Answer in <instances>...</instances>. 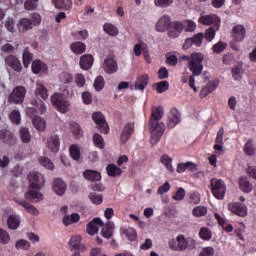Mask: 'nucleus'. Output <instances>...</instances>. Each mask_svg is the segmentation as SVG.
<instances>
[{
  "mask_svg": "<svg viewBox=\"0 0 256 256\" xmlns=\"http://www.w3.org/2000/svg\"><path fill=\"white\" fill-rule=\"evenodd\" d=\"M163 106H158L152 108L151 117L149 120V129L151 135V143H159L161 141V137L165 133V124L161 121L163 119Z\"/></svg>",
  "mask_w": 256,
  "mask_h": 256,
  "instance_id": "nucleus-1",
  "label": "nucleus"
},
{
  "mask_svg": "<svg viewBox=\"0 0 256 256\" xmlns=\"http://www.w3.org/2000/svg\"><path fill=\"white\" fill-rule=\"evenodd\" d=\"M28 180L30 181V185L28 192L25 193V199L32 203H39V201H43V194L39 192L41 191V187L45 185V177L43 174L39 172H30Z\"/></svg>",
  "mask_w": 256,
  "mask_h": 256,
  "instance_id": "nucleus-2",
  "label": "nucleus"
},
{
  "mask_svg": "<svg viewBox=\"0 0 256 256\" xmlns=\"http://www.w3.org/2000/svg\"><path fill=\"white\" fill-rule=\"evenodd\" d=\"M181 59L182 61H188V69L193 75H201L203 73L205 55L201 54V52H194L190 56L184 55Z\"/></svg>",
  "mask_w": 256,
  "mask_h": 256,
  "instance_id": "nucleus-3",
  "label": "nucleus"
},
{
  "mask_svg": "<svg viewBox=\"0 0 256 256\" xmlns=\"http://www.w3.org/2000/svg\"><path fill=\"white\" fill-rule=\"evenodd\" d=\"M197 243L195 240L191 237L185 238L183 235H178L176 237V240H173L170 243V247L174 251H186L188 249L189 251H193L195 249Z\"/></svg>",
  "mask_w": 256,
  "mask_h": 256,
  "instance_id": "nucleus-4",
  "label": "nucleus"
},
{
  "mask_svg": "<svg viewBox=\"0 0 256 256\" xmlns=\"http://www.w3.org/2000/svg\"><path fill=\"white\" fill-rule=\"evenodd\" d=\"M41 25V15L32 13L29 18H21L18 22V30L20 33H27V31Z\"/></svg>",
  "mask_w": 256,
  "mask_h": 256,
  "instance_id": "nucleus-5",
  "label": "nucleus"
},
{
  "mask_svg": "<svg viewBox=\"0 0 256 256\" xmlns=\"http://www.w3.org/2000/svg\"><path fill=\"white\" fill-rule=\"evenodd\" d=\"M210 189L212 195L216 199H225V193L227 192V185L221 179L213 178L210 181Z\"/></svg>",
  "mask_w": 256,
  "mask_h": 256,
  "instance_id": "nucleus-6",
  "label": "nucleus"
},
{
  "mask_svg": "<svg viewBox=\"0 0 256 256\" xmlns=\"http://www.w3.org/2000/svg\"><path fill=\"white\" fill-rule=\"evenodd\" d=\"M51 102L53 105H55L57 111H59L60 113H67V111H69V101L65 99L63 94L55 93L51 97Z\"/></svg>",
  "mask_w": 256,
  "mask_h": 256,
  "instance_id": "nucleus-7",
  "label": "nucleus"
},
{
  "mask_svg": "<svg viewBox=\"0 0 256 256\" xmlns=\"http://www.w3.org/2000/svg\"><path fill=\"white\" fill-rule=\"evenodd\" d=\"M92 120L97 126V129L100 133L107 135L109 134V124L105 120V115L101 112H94L92 115Z\"/></svg>",
  "mask_w": 256,
  "mask_h": 256,
  "instance_id": "nucleus-8",
  "label": "nucleus"
},
{
  "mask_svg": "<svg viewBox=\"0 0 256 256\" xmlns=\"http://www.w3.org/2000/svg\"><path fill=\"white\" fill-rule=\"evenodd\" d=\"M25 95H27V89L23 86H17L14 88L9 96L10 103H23L25 100Z\"/></svg>",
  "mask_w": 256,
  "mask_h": 256,
  "instance_id": "nucleus-9",
  "label": "nucleus"
},
{
  "mask_svg": "<svg viewBox=\"0 0 256 256\" xmlns=\"http://www.w3.org/2000/svg\"><path fill=\"white\" fill-rule=\"evenodd\" d=\"M185 24L182 21H173L168 28V37L170 39H177L183 33Z\"/></svg>",
  "mask_w": 256,
  "mask_h": 256,
  "instance_id": "nucleus-10",
  "label": "nucleus"
},
{
  "mask_svg": "<svg viewBox=\"0 0 256 256\" xmlns=\"http://www.w3.org/2000/svg\"><path fill=\"white\" fill-rule=\"evenodd\" d=\"M102 69H104L105 73H107L108 75H113V73H117V71L119 70V65L113 57L108 56L102 63Z\"/></svg>",
  "mask_w": 256,
  "mask_h": 256,
  "instance_id": "nucleus-11",
  "label": "nucleus"
},
{
  "mask_svg": "<svg viewBox=\"0 0 256 256\" xmlns=\"http://www.w3.org/2000/svg\"><path fill=\"white\" fill-rule=\"evenodd\" d=\"M228 209L238 217H247V206L241 202L229 203Z\"/></svg>",
  "mask_w": 256,
  "mask_h": 256,
  "instance_id": "nucleus-12",
  "label": "nucleus"
},
{
  "mask_svg": "<svg viewBox=\"0 0 256 256\" xmlns=\"http://www.w3.org/2000/svg\"><path fill=\"white\" fill-rule=\"evenodd\" d=\"M5 65L7 68L10 67L12 71H16V73H21V71H23V65L21 64L19 58H17L15 55L7 56L5 58Z\"/></svg>",
  "mask_w": 256,
  "mask_h": 256,
  "instance_id": "nucleus-13",
  "label": "nucleus"
},
{
  "mask_svg": "<svg viewBox=\"0 0 256 256\" xmlns=\"http://www.w3.org/2000/svg\"><path fill=\"white\" fill-rule=\"evenodd\" d=\"M198 21L202 25H214L216 29H219V25H221V18L215 14L203 15L199 18Z\"/></svg>",
  "mask_w": 256,
  "mask_h": 256,
  "instance_id": "nucleus-14",
  "label": "nucleus"
},
{
  "mask_svg": "<svg viewBox=\"0 0 256 256\" xmlns=\"http://www.w3.org/2000/svg\"><path fill=\"white\" fill-rule=\"evenodd\" d=\"M133 133H135V123L129 122L126 125H124L120 135L121 143H127V141L131 139Z\"/></svg>",
  "mask_w": 256,
  "mask_h": 256,
  "instance_id": "nucleus-15",
  "label": "nucleus"
},
{
  "mask_svg": "<svg viewBox=\"0 0 256 256\" xmlns=\"http://www.w3.org/2000/svg\"><path fill=\"white\" fill-rule=\"evenodd\" d=\"M245 35H247L245 26L237 24L232 28L233 41H236V43H241L245 39Z\"/></svg>",
  "mask_w": 256,
  "mask_h": 256,
  "instance_id": "nucleus-16",
  "label": "nucleus"
},
{
  "mask_svg": "<svg viewBox=\"0 0 256 256\" xmlns=\"http://www.w3.org/2000/svg\"><path fill=\"white\" fill-rule=\"evenodd\" d=\"M171 17L164 15L156 23L155 29L158 33H165L171 27Z\"/></svg>",
  "mask_w": 256,
  "mask_h": 256,
  "instance_id": "nucleus-17",
  "label": "nucleus"
},
{
  "mask_svg": "<svg viewBox=\"0 0 256 256\" xmlns=\"http://www.w3.org/2000/svg\"><path fill=\"white\" fill-rule=\"evenodd\" d=\"M179 123H181V113H179L177 108H173L168 115L167 127L168 129H173Z\"/></svg>",
  "mask_w": 256,
  "mask_h": 256,
  "instance_id": "nucleus-18",
  "label": "nucleus"
},
{
  "mask_svg": "<svg viewBox=\"0 0 256 256\" xmlns=\"http://www.w3.org/2000/svg\"><path fill=\"white\" fill-rule=\"evenodd\" d=\"M219 87V80H211L209 81L200 91V97L201 99H205L207 95H210V93H213Z\"/></svg>",
  "mask_w": 256,
  "mask_h": 256,
  "instance_id": "nucleus-19",
  "label": "nucleus"
},
{
  "mask_svg": "<svg viewBox=\"0 0 256 256\" xmlns=\"http://www.w3.org/2000/svg\"><path fill=\"white\" fill-rule=\"evenodd\" d=\"M53 191L56 193V195L63 197L67 191V184H65L62 179L55 178L53 183Z\"/></svg>",
  "mask_w": 256,
  "mask_h": 256,
  "instance_id": "nucleus-20",
  "label": "nucleus"
},
{
  "mask_svg": "<svg viewBox=\"0 0 256 256\" xmlns=\"http://www.w3.org/2000/svg\"><path fill=\"white\" fill-rule=\"evenodd\" d=\"M0 141L6 143L7 145H15V143H17V140L13 135V132L7 129L0 130Z\"/></svg>",
  "mask_w": 256,
  "mask_h": 256,
  "instance_id": "nucleus-21",
  "label": "nucleus"
},
{
  "mask_svg": "<svg viewBox=\"0 0 256 256\" xmlns=\"http://www.w3.org/2000/svg\"><path fill=\"white\" fill-rule=\"evenodd\" d=\"M103 221L101 218H94L90 223L87 225V233L88 235H95L99 232V227H103Z\"/></svg>",
  "mask_w": 256,
  "mask_h": 256,
  "instance_id": "nucleus-22",
  "label": "nucleus"
},
{
  "mask_svg": "<svg viewBox=\"0 0 256 256\" xmlns=\"http://www.w3.org/2000/svg\"><path fill=\"white\" fill-rule=\"evenodd\" d=\"M61 147V140L57 134H53L48 138V149L52 151V153H59V149Z\"/></svg>",
  "mask_w": 256,
  "mask_h": 256,
  "instance_id": "nucleus-23",
  "label": "nucleus"
},
{
  "mask_svg": "<svg viewBox=\"0 0 256 256\" xmlns=\"http://www.w3.org/2000/svg\"><path fill=\"white\" fill-rule=\"evenodd\" d=\"M52 3L56 9L62 11H71L73 9V0H52Z\"/></svg>",
  "mask_w": 256,
  "mask_h": 256,
  "instance_id": "nucleus-24",
  "label": "nucleus"
},
{
  "mask_svg": "<svg viewBox=\"0 0 256 256\" xmlns=\"http://www.w3.org/2000/svg\"><path fill=\"white\" fill-rule=\"evenodd\" d=\"M71 251H85V245L81 244V235L72 236L69 242Z\"/></svg>",
  "mask_w": 256,
  "mask_h": 256,
  "instance_id": "nucleus-25",
  "label": "nucleus"
},
{
  "mask_svg": "<svg viewBox=\"0 0 256 256\" xmlns=\"http://www.w3.org/2000/svg\"><path fill=\"white\" fill-rule=\"evenodd\" d=\"M176 171L177 173H185L186 171L195 173V171H197V164L189 161L185 163H179L177 165Z\"/></svg>",
  "mask_w": 256,
  "mask_h": 256,
  "instance_id": "nucleus-26",
  "label": "nucleus"
},
{
  "mask_svg": "<svg viewBox=\"0 0 256 256\" xmlns=\"http://www.w3.org/2000/svg\"><path fill=\"white\" fill-rule=\"evenodd\" d=\"M93 63H94L93 55L86 54L80 58V67L84 71H89V69L93 67Z\"/></svg>",
  "mask_w": 256,
  "mask_h": 256,
  "instance_id": "nucleus-27",
  "label": "nucleus"
},
{
  "mask_svg": "<svg viewBox=\"0 0 256 256\" xmlns=\"http://www.w3.org/2000/svg\"><path fill=\"white\" fill-rule=\"evenodd\" d=\"M147 85H149V75H141L137 77L134 87L138 91H144Z\"/></svg>",
  "mask_w": 256,
  "mask_h": 256,
  "instance_id": "nucleus-28",
  "label": "nucleus"
},
{
  "mask_svg": "<svg viewBox=\"0 0 256 256\" xmlns=\"http://www.w3.org/2000/svg\"><path fill=\"white\" fill-rule=\"evenodd\" d=\"M7 225L12 231L19 229V226L21 225V217L15 214L10 215L7 220Z\"/></svg>",
  "mask_w": 256,
  "mask_h": 256,
  "instance_id": "nucleus-29",
  "label": "nucleus"
},
{
  "mask_svg": "<svg viewBox=\"0 0 256 256\" xmlns=\"http://www.w3.org/2000/svg\"><path fill=\"white\" fill-rule=\"evenodd\" d=\"M70 49L72 53H75V55H83L85 51L87 50V45L83 42H74L70 45Z\"/></svg>",
  "mask_w": 256,
  "mask_h": 256,
  "instance_id": "nucleus-30",
  "label": "nucleus"
},
{
  "mask_svg": "<svg viewBox=\"0 0 256 256\" xmlns=\"http://www.w3.org/2000/svg\"><path fill=\"white\" fill-rule=\"evenodd\" d=\"M45 73L47 71V64L43 63L41 60H34L32 62V72L35 75H39V73Z\"/></svg>",
  "mask_w": 256,
  "mask_h": 256,
  "instance_id": "nucleus-31",
  "label": "nucleus"
},
{
  "mask_svg": "<svg viewBox=\"0 0 256 256\" xmlns=\"http://www.w3.org/2000/svg\"><path fill=\"white\" fill-rule=\"evenodd\" d=\"M16 203L23 207L27 211V213L35 216L39 215V211L35 208V206L31 205V203L25 200H17Z\"/></svg>",
  "mask_w": 256,
  "mask_h": 256,
  "instance_id": "nucleus-32",
  "label": "nucleus"
},
{
  "mask_svg": "<svg viewBox=\"0 0 256 256\" xmlns=\"http://www.w3.org/2000/svg\"><path fill=\"white\" fill-rule=\"evenodd\" d=\"M113 229H115V223L113 222H108L101 231V235L102 237H104L105 239H111V237H113Z\"/></svg>",
  "mask_w": 256,
  "mask_h": 256,
  "instance_id": "nucleus-33",
  "label": "nucleus"
},
{
  "mask_svg": "<svg viewBox=\"0 0 256 256\" xmlns=\"http://www.w3.org/2000/svg\"><path fill=\"white\" fill-rule=\"evenodd\" d=\"M239 187L243 191V193H251L253 191V185L247 178L241 177L239 179Z\"/></svg>",
  "mask_w": 256,
  "mask_h": 256,
  "instance_id": "nucleus-34",
  "label": "nucleus"
},
{
  "mask_svg": "<svg viewBox=\"0 0 256 256\" xmlns=\"http://www.w3.org/2000/svg\"><path fill=\"white\" fill-rule=\"evenodd\" d=\"M35 96L37 99H47L49 94L47 93V88L43 84H37L35 89Z\"/></svg>",
  "mask_w": 256,
  "mask_h": 256,
  "instance_id": "nucleus-35",
  "label": "nucleus"
},
{
  "mask_svg": "<svg viewBox=\"0 0 256 256\" xmlns=\"http://www.w3.org/2000/svg\"><path fill=\"white\" fill-rule=\"evenodd\" d=\"M83 176L88 180V181H101V173L95 170H86L83 173Z\"/></svg>",
  "mask_w": 256,
  "mask_h": 256,
  "instance_id": "nucleus-36",
  "label": "nucleus"
},
{
  "mask_svg": "<svg viewBox=\"0 0 256 256\" xmlns=\"http://www.w3.org/2000/svg\"><path fill=\"white\" fill-rule=\"evenodd\" d=\"M103 31L110 35L111 37H117L119 35V29L112 23H105L103 25Z\"/></svg>",
  "mask_w": 256,
  "mask_h": 256,
  "instance_id": "nucleus-37",
  "label": "nucleus"
},
{
  "mask_svg": "<svg viewBox=\"0 0 256 256\" xmlns=\"http://www.w3.org/2000/svg\"><path fill=\"white\" fill-rule=\"evenodd\" d=\"M107 174L109 177H119L123 173V170L121 168L117 167L115 164H109L106 167Z\"/></svg>",
  "mask_w": 256,
  "mask_h": 256,
  "instance_id": "nucleus-38",
  "label": "nucleus"
},
{
  "mask_svg": "<svg viewBox=\"0 0 256 256\" xmlns=\"http://www.w3.org/2000/svg\"><path fill=\"white\" fill-rule=\"evenodd\" d=\"M32 123H33L35 129H37V131H45V129L47 127L45 120H43V118H41L40 116H35L32 119Z\"/></svg>",
  "mask_w": 256,
  "mask_h": 256,
  "instance_id": "nucleus-39",
  "label": "nucleus"
},
{
  "mask_svg": "<svg viewBox=\"0 0 256 256\" xmlns=\"http://www.w3.org/2000/svg\"><path fill=\"white\" fill-rule=\"evenodd\" d=\"M121 231L128 241H137V230L134 228H122Z\"/></svg>",
  "mask_w": 256,
  "mask_h": 256,
  "instance_id": "nucleus-40",
  "label": "nucleus"
},
{
  "mask_svg": "<svg viewBox=\"0 0 256 256\" xmlns=\"http://www.w3.org/2000/svg\"><path fill=\"white\" fill-rule=\"evenodd\" d=\"M69 152L70 157L74 161H79V159H81V149L79 148V146H77V144H72L69 148Z\"/></svg>",
  "mask_w": 256,
  "mask_h": 256,
  "instance_id": "nucleus-41",
  "label": "nucleus"
},
{
  "mask_svg": "<svg viewBox=\"0 0 256 256\" xmlns=\"http://www.w3.org/2000/svg\"><path fill=\"white\" fill-rule=\"evenodd\" d=\"M160 161L168 171H171V173H173V164H172L173 159H171L169 155L167 154L162 155L160 158Z\"/></svg>",
  "mask_w": 256,
  "mask_h": 256,
  "instance_id": "nucleus-42",
  "label": "nucleus"
},
{
  "mask_svg": "<svg viewBox=\"0 0 256 256\" xmlns=\"http://www.w3.org/2000/svg\"><path fill=\"white\" fill-rule=\"evenodd\" d=\"M199 237L200 239H203V241H209L211 240V237H213V232L207 227H202L199 231Z\"/></svg>",
  "mask_w": 256,
  "mask_h": 256,
  "instance_id": "nucleus-43",
  "label": "nucleus"
},
{
  "mask_svg": "<svg viewBox=\"0 0 256 256\" xmlns=\"http://www.w3.org/2000/svg\"><path fill=\"white\" fill-rule=\"evenodd\" d=\"M93 143L95 147H98V149H105V140L103 139V136H101V134L94 133Z\"/></svg>",
  "mask_w": 256,
  "mask_h": 256,
  "instance_id": "nucleus-44",
  "label": "nucleus"
},
{
  "mask_svg": "<svg viewBox=\"0 0 256 256\" xmlns=\"http://www.w3.org/2000/svg\"><path fill=\"white\" fill-rule=\"evenodd\" d=\"M39 163L42 165V167H45V169H49V171H53L55 169V164L51 161V159L43 156L39 158Z\"/></svg>",
  "mask_w": 256,
  "mask_h": 256,
  "instance_id": "nucleus-45",
  "label": "nucleus"
},
{
  "mask_svg": "<svg viewBox=\"0 0 256 256\" xmlns=\"http://www.w3.org/2000/svg\"><path fill=\"white\" fill-rule=\"evenodd\" d=\"M20 138L22 143H30L31 142V133L29 132V128L22 127L19 131Z\"/></svg>",
  "mask_w": 256,
  "mask_h": 256,
  "instance_id": "nucleus-46",
  "label": "nucleus"
},
{
  "mask_svg": "<svg viewBox=\"0 0 256 256\" xmlns=\"http://www.w3.org/2000/svg\"><path fill=\"white\" fill-rule=\"evenodd\" d=\"M244 153L249 157L255 155V144H253V140L249 139L244 146Z\"/></svg>",
  "mask_w": 256,
  "mask_h": 256,
  "instance_id": "nucleus-47",
  "label": "nucleus"
},
{
  "mask_svg": "<svg viewBox=\"0 0 256 256\" xmlns=\"http://www.w3.org/2000/svg\"><path fill=\"white\" fill-rule=\"evenodd\" d=\"M24 67H29L31 61H33V55L29 52V48H25L22 54Z\"/></svg>",
  "mask_w": 256,
  "mask_h": 256,
  "instance_id": "nucleus-48",
  "label": "nucleus"
},
{
  "mask_svg": "<svg viewBox=\"0 0 256 256\" xmlns=\"http://www.w3.org/2000/svg\"><path fill=\"white\" fill-rule=\"evenodd\" d=\"M93 85L96 91H103V88L105 87V78L101 75L97 76Z\"/></svg>",
  "mask_w": 256,
  "mask_h": 256,
  "instance_id": "nucleus-49",
  "label": "nucleus"
},
{
  "mask_svg": "<svg viewBox=\"0 0 256 256\" xmlns=\"http://www.w3.org/2000/svg\"><path fill=\"white\" fill-rule=\"evenodd\" d=\"M234 81H241L243 79V69L239 66H235L231 70Z\"/></svg>",
  "mask_w": 256,
  "mask_h": 256,
  "instance_id": "nucleus-50",
  "label": "nucleus"
},
{
  "mask_svg": "<svg viewBox=\"0 0 256 256\" xmlns=\"http://www.w3.org/2000/svg\"><path fill=\"white\" fill-rule=\"evenodd\" d=\"M192 40V44L195 47H201L203 45V39H205V35L203 33L195 34L193 37H190Z\"/></svg>",
  "mask_w": 256,
  "mask_h": 256,
  "instance_id": "nucleus-51",
  "label": "nucleus"
},
{
  "mask_svg": "<svg viewBox=\"0 0 256 256\" xmlns=\"http://www.w3.org/2000/svg\"><path fill=\"white\" fill-rule=\"evenodd\" d=\"M226 49H227V43L223 41H218L216 44L212 46V51H214L218 55L219 53H223V51H225Z\"/></svg>",
  "mask_w": 256,
  "mask_h": 256,
  "instance_id": "nucleus-52",
  "label": "nucleus"
},
{
  "mask_svg": "<svg viewBox=\"0 0 256 256\" xmlns=\"http://www.w3.org/2000/svg\"><path fill=\"white\" fill-rule=\"evenodd\" d=\"M192 214L194 217H205V215H207V207L197 206L193 208Z\"/></svg>",
  "mask_w": 256,
  "mask_h": 256,
  "instance_id": "nucleus-53",
  "label": "nucleus"
},
{
  "mask_svg": "<svg viewBox=\"0 0 256 256\" xmlns=\"http://www.w3.org/2000/svg\"><path fill=\"white\" fill-rule=\"evenodd\" d=\"M182 23L184 25V31H186V33H193V31L197 29V24H195V22H193L192 20H186Z\"/></svg>",
  "mask_w": 256,
  "mask_h": 256,
  "instance_id": "nucleus-54",
  "label": "nucleus"
},
{
  "mask_svg": "<svg viewBox=\"0 0 256 256\" xmlns=\"http://www.w3.org/2000/svg\"><path fill=\"white\" fill-rule=\"evenodd\" d=\"M89 199L94 205H101V203H103V195L95 192L90 193Z\"/></svg>",
  "mask_w": 256,
  "mask_h": 256,
  "instance_id": "nucleus-55",
  "label": "nucleus"
},
{
  "mask_svg": "<svg viewBox=\"0 0 256 256\" xmlns=\"http://www.w3.org/2000/svg\"><path fill=\"white\" fill-rule=\"evenodd\" d=\"M9 119L15 125H19L21 123V112H19L18 110H13L10 113Z\"/></svg>",
  "mask_w": 256,
  "mask_h": 256,
  "instance_id": "nucleus-56",
  "label": "nucleus"
},
{
  "mask_svg": "<svg viewBox=\"0 0 256 256\" xmlns=\"http://www.w3.org/2000/svg\"><path fill=\"white\" fill-rule=\"evenodd\" d=\"M39 7V1L38 0H27L24 3V8L26 11H35Z\"/></svg>",
  "mask_w": 256,
  "mask_h": 256,
  "instance_id": "nucleus-57",
  "label": "nucleus"
},
{
  "mask_svg": "<svg viewBox=\"0 0 256 256\" xmlns=\"http://www.w3.org/2000/svg\"><path fill=\"white\" fill-rule=\"evenodd\" d=\"M156 87L157 93H165L169 89V82L168 81H160L154 84Z\"/></svg>",
  "mask_w": 256,
  "mask_h": 256,
  "instance_id": "nucleus-58",
  "label": "nucleus"
},
{
  "mask_svg": "<svg viewBox=\"0 0 256 256\" xmlns=\"http://www.w3.org/2000/svg\"><path fill=\"white\" fill-rule=\"evenodd\" d=\"M59 79H60V83H72L73 82V74L69 73V72H62L59 75Z\"/></svg>",
  "mask_w": 256,
  "mask_h": 256,
  "instance_id": "nucleus-59",
  "label": "nucleus"
},
{
  "mask_svg": "<svg viewBox=\"0 0 256 256\" xmlns=\"http://www.w3.org/2000/svg\"><path fill=\"white\" fill-rule=\"evenodd\" d=\"M72 37H74V39H78L80 41L85 40V39H87V37H89V31L80 30V31L72 32Z\"/></svg>",
  "mask_w": 256,
  "mask_h": 256,
  "instance_id": "nucleus-60",
  "label": "nucleus"
},
{
  "mask_svg": "<svg viewBox=\"0 0 256 256\" xmlns=\"http://www.w3.org/2000/svg\"><path fill=\"white\" fill-rule=\"evenodd\" d=\"M16 249H24L25 251L31 249V243L25 239L18 240L15 244Z\"/></svg>",
  "mask_w": 256,
  "mask_h": 256,
  "instance_id": "nucleus-61",
  "label": "nucleus"
},
{
  "mask_svg": "<svg viewBox=\"0 0 256 256\" xmlns=\"http://www.w3.org/2000/svg\"><path fill=\"white\" fill-rule=\"evenodd\" d=\"M72 133L79 139V137H83V130H81V126L78 123L73 122L71 124Z\"/></svg>",
  "mask_w": 256,
  "mask_h": 256,
  "instance_id": "nucleus-62",
  "label": "nucleus"
},
{
  "mask_svg": "<svg viewBox=\"0 0 256 256\" xmlns=\"http://www.w3.org/2000/svg\"><path fill=\"white\" fill-rule=\"evenodd\" d=\"M204 39H206V41L211 42L212 40L215 39V28L210 27L206 30L205 34H204Z\"/></svg>",
  "mask_w": 256,
  "mask_h": 256,
  "instance_id": "nucleus-63",
  "label": "nucleus"
},
{
  "mask_svg": "<svg viewBox=\"0 0 256 256\" xmlns=\"http://www.w3.org/2000/svg\"><path fill=\"white\" fill-rule=\"evenodd\" d=\"M199 256H215V249L212 246L204 247Z\"/></svg>",
  "mask_w": 256,
  "mask_h": 256,
  "instance_id": "nucleus-64",
  "label": "nucleus"
}]
</instances>
